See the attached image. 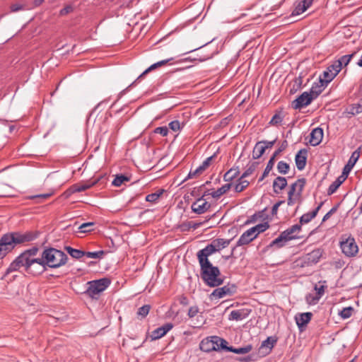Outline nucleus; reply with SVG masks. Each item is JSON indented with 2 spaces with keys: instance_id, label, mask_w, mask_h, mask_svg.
I'll list each match as a JSON object with an SVG mask.
<instances>
[{
  "instance_id": "obj_13",
  "label": "nucleus",
  "mask_w": 362,
  "mask_h": 362,
  "mask_svg": "<svg viewBox=\"0 0 362 362\" xmlns=\"http://www.w3.org/2000/svg\"><path fill=\"white\" fill-rule=\"evenodd\" d=\"M339 63L336 65L334 62L332 64H330L325 71H323L321 77L323 80L325 81V83L331 82L335 76L339 73Z\"/></svg>"
},
{
  "instance_id": "obj_36",
  "label": "nucleus",
  "mask_w": 362,
  "mask_h": 362,
  "mask_svg": "<svg viewBox=\"0 0 362 362\" xmlns=\"http://www.w3.org/2000/svg\"><path fill=\"white\" fill-rule=\"evenodd\" d=\"M64 250L74 259H80L84 256L85 252L81 250L74 249L71 246H65Z\"/></svg>"
},
{
  "instance_id": "obj_28",
  "label": "nucleus",
  "mask_w": 362,
  "mask_h": 362,
  "mask_svg": "<svg viewBox=\"0 0 362 362\" xmlns=\"http://www.w3.org/2000/svg\"><path fill=\"white\" fill-rule=\"evenodd\" d=\"M287 185V180L284 177L278 176L273 182L274 192L276 194L284 189Z\"/></svg>"
},
{
  "instance_id": "obj_4",
  "label": "nucleus",
  "mask_w": 362,
  "mask_h": 362,
  "mask_svg": "<svg viewBox=\"0 0 362 362\" xmlns=\"http://www.w3.org/2000/svg\"><path fill=\"white\" fill-rule=\"evenodd\" d=\"M300 230L301 226L295 224L281 232L278 238L271 242L269 245L271 247L276 246L278 248L284 246L288 241L298 238V233Z\"/></svg>"
},
{
  "instance_id": "obj_49",
  "label": "nucleus",
  "mask_w": 362,
  "mask_h": 362,
  "mask_svg": "<svg viewBox=\"0 0 362 362\" xmlns=\"http://www.w3.org/2000/svg\"><path fill=\"white\" fill-rule=\"evenodd\" d=\"M290 169V165L285 161L281 160L277 164V170L279 173L286 175Z\"/></svg>"
},
{
  "instance_id": "obj_19",
  "label": "nucleus",
  "mask_w": 362,
  "mask_h": 362,
  "mask_svg": "<svg viewBox=\"0 0 362 362\" xmlns=\"http://www.w3.org/2000/svg\"><path fill=\"white\" fill-rule=\"evenodd\" d=\"M307 154L308 151L306 149L303 148L300 149L295 157V162L297 168L299 170H302L305 168L307 161Z\"/></svg>"
},
{
  "instance_id": "obj_57",
  "label": "nucleus",
  "mask_w": 362,
  "mask_h": 362,
  "mask_svg": "<svg viewBox=\"0 0 362 362\" xmlns=\"http://www.w3.org/2000/svg\"><path fill=\"white\" fill-rule=\"evenodd\" d=\"M204 171V169H202V166L199 165L198 168H197L196 170H194V171H190L186 179H189V178H192L194 177H196L200 174H202L203 172Z\"/></svg>"
},
{
  "instance_id": "obj_2",
  "label": "nucleus",
  "mask_w": 362,
  "mask_h": 362,
  "mask_svg": "<svg viewBox=\"0 0 362 362\" xmlns=\"http://www.w3.org/2000/svg\"><path fill=\"white\" fill-rule=\"evenodd\" d=\"M42 257L46 265L50 268H58L64 265L68 259L67 255L55 248H48L42 253Z\"/></svg>"
},
{
  "instance_id": "obj_23",
  "label": "nucleus",
  "mask_w": 362,
  "mask_h": 362,
  "mask_svg": "<svg viewBox=\"0 0 362 362\" xmlns=\"http://www.w3.org/2000/svg\"><path fill=\"white\" fill-rule=\"evenodd\" d=\"M323 205V202H321L313 211L304 214L300 218V224L303 225L309 223L312 219H313L317 214L319 210Z\"/></svg>"
},
{
  "instance_id": "obj_8",
  "label": "nucleus",
  "mask_w": 362,
  "mask_h": 362,
  "mask_svg": "<svg viewBox=\"0 0 362 362\" xmlns=\"http://www.w3.org/2000/svg\"><path fill=\"white\" fill-rule=\"evenodd\" d=\"M236 291V286L234 284H227L223 287L217 288L210 294L211 300L220 299L226 296H231Z\"/></svg>"
},
{
  "instance_id": "obj_55",
  "label": "nucleus",
  "mask_w": 362,
  "mask_h": 362,
  "mask_svg": "<svg viewBox=\"0 0 362 362\" xmlns=\"http://www.w3.org/2000/svg\"><path fill=\"white\" fill-rule=\"evenodd\" d=\"M275 163V160L274 157H271L269 160L267 166L264 170V176H267L269 173V172L272 170L274 165Z\"/></svg>"
},
{
  "instance_id": "obj_43",
  "label": "nucleus",
  "mask_w": 362,
  "mask_h": 362,
  "mask_svg": "<svg viewBox=\"0 0 362 362\" xmlns=\"http://www.w3.org/2000/svg\"><path fill=\"white\" fill-rule=\"evenodd\" d=\"M164 189H160L154 193L148 194L146 197V201L151 203H156L158 202L160 196L163 194Z\"/></svg>"
},
{
  "instance_id": "obj_44",
  "label": "nucleus",
  "mask_w": 362,
  "mask_h": 362,
  "mask_svg": "<svg viewBox=\"0 0 362 362\" xmlns=\"http://www.w3.org/2000/svg\"><path fill=\"white\" fill-rule=\"evenodd\" d=\"M249 182L246 180H243L241 176L238 180V182L235 185L234 189L235 192H241L249 185Z\"/></svg>"
},
{
  "instance_id": "obj_48",
  "label": "nucleus",
  "mask_w": 362,
  "mask_h": 362,
  "mask_svg": "<svg viewBox=\"0 0 362 362\" xmlns=\"http://www.w3.org/2000/svg\"><path fill=\"white\" fill-rule=\"evenodd\" d=\"M127 181H129V177L124 175H119L115 177V178L112 182V184L114 186L119 187L122 185V183Z\"/></svg>"
},
{
  "instance_id": "obj_7",
  "label": "nucleus",
  "mask_w": 362,
  "mask_h": 362,
  "mask_svg": "<svg viewBox=\"0 0 362 362\" xmlns=\"http://www.w3.org/2000/svg\"><path fill=\"white\" fill-rule=\"evenodd\" d=\"M341 239L342 240L340 241V247L343 254L347 257H356L358 253V246L354 238L349 235L346 238L342 237Z\"/></svg>"
},
{
  "instance_id": "obj_16",
  "label": "nucleus",
  "mask_w": 362,
  "mask_h": 362,
  "mask_svg": "<svg viewBox=\"0 0 362 362\" xmlns=\"http://www.w3.org/2000/svg\"><path fill=\"white\" fill-rule=\"evenodd\" d=\"M173 327L172 323H166L154 329L151 334L152 340H157L165 336Z\"/></svg>"
},
{
  "instance_id": "obj_15",
  "label": "nucleus",
  "mask_w": 362,
  "mask_h": 362,
  "mask_svg": "<svg viewBox=\"0 0 362 362\" xmlns=\"http://www.w3.org/2000/svg\"><path fill=\"white\" fill-rule=\"evenodd\" d=\"M360 153H361V147H358L356 151H354L352 153L349 160H348V163L344 167L343 171H342L343 175L348 177L350 171L351 170V169L353 168V167L354 166V165L358 160V158L360 157Z\"/></svg>"
},
{
  "instance_id": "obj_30",
  "label": "nucleus",
  "mask_w": 362,
  "mask_h": 362,
  "mask_svg": "<svg viewBox=\"0 0 362 362\" xmlns=\"http://www.w3.org/2000/svg\"><path fill=\"white\" fill-rule=\"evenodd\" d=\"M362 112V100L357 103L350 105L345 111V113L351 116H355Z\"/></svg>"
},
{
  "instance_id": "obj_25",
  "label": "nucleus",
  "mask_w": 362,
  "mask_h": 362,
  "mask_svg": "<svg viewBox=\"0 0 362 362\" xmlns=\"http://www.w3.org/2000/svg\"><path fill=\"white\" fill-rule=\"evenodd\" d=\"M93 185L92 184H76L72 185L69 189H67L65 192L66 197H69L71 194L75 192H83L89 188H90Z\"/></svg>"
},
{
  "instance_id": "obj_52",
  "label": "nucleus",
  "mask_w": 362,
  "mask_h": 362,
  "mask_svg": "<svg viewBox=\"0 0 362 362\" xmlns=\"http://www.w3.org/2000/svg\"><path fill=\"white\" fill-rule=\"evenodd\" d=\"M151 309L149 305H144L139 308L137 311V315L141 318H144L147 316Z\"/></svg>"
},
{
  "instance_id": "obj_5",
  "label": "nucleus",
  "mask_w": 362,
  "mask_h": 362,
  "mask_svg": "<svg viewBox=\"0 0 362 362\" xmlns=\"http://www.w3.org/2000/svg\"><path fill=\"white\" fill-rule=\"evenodd\" d=\"M111 284L108 278H102L88 282V287L86 293L92 298H97L98 296L104 291Z\"/></svg>"
},
{
  "instance_id": "obj_50",
  "label": "nucleus",
  "mask_w": 362,
  "mask_h": 362,
  "mask_svg": "<svg viewBox=\"0 0 362 362\" xmlns=\"http://www.w3.org/2000/svg\"><path fill=\"white\" fill-rule=\"evenodd\" d=\"M354 308L351 306L343 308L339 313L342 319L349 318L353 313Z\"/></svg>"
},
{
  "instance_id": "obj_3",
  "label": "nucleus",
  "mask_w": 362,
  "mask_h": 362,
  "mask_svg": "<svg viewBox=\"0 0 362 362\" xmlns=\"http://www.w3.org/2000/svg\"><path fill=\"white\" fill-rule=\"evenodd\" d=\"M7 243L10 245V249L12 250L16 245L28 243L37 238L38 233L35 231H26L25 233H11L5 234Z\"/></svg>"
},
{
  "instance_id": "obj_18",
  "label": "nucleus",
  "mask_w": 362,
  "mask_h": 362,
  "mask_svg": "<svg viewBox=\"0 0 362 362\" xmlns=\"http://www.w3.org/2000/svg\"><path fill=\"white\" fill-rule=\"evenodd\" d=\"M328 83H325V81L320 77L319 81L317 83H315L313 85L309 93H310L311 96L313 97L314 100L316 99L318 95L323 91Z\"/></svg>"
},
{
  "instance_id": "obj_63",
  "label": "nucleus",
  "mask_w": 362,
  "mask_h": 362,
  "mask_svg": "<svg viewBox=\"0 0 362 362\" xmlns=\"http://www.w3.org/2000/svg\"><path fill=\"white\" fill-rule=\"evenodd\" d=\"M202 222H193L189 221L187 223V226L189 228H192L193 230H196L199 228L202 225Z\"/></svg>"
},
{
  "instance_id": "obj_37",
  "label": "nucleus",
  "mask_w": 362,
  "mask_h": 362,
  "mask_svg": "<svg viewBox=\"0 0 362 362\" xmlns=\"http://www.w3.org/2000/svg\"><path fill=\"white\" fill-rule=\"evenodd\" d=\"M265 148L262 145V142H257L252 151V158L254 159L259 158L264 153Z\"/></svg>"
},
{
  "instance_id": "obj_40",
  "label": "nucleus",
  "mask_w": 362,
  "mask_h": 362,
  "mask_svg": "<svg viewBox=\"0 0 362 362\" xmlns=\"http://www.w3.org/2000/svg\"><path fill=\"white\" fill-rule=\"evenodd\" d=\"M252 349V346L251 344L247 345L244 347L240 348H234L233 346H230L228 349V351L233 352L237 354H245L249 353Z\"/></svg>"
},
{
  "instance_id": "obj_32",
  "label": "nucleus",
  "mask_w": 362,
  "mask_h": 362,
  "mask_svg": "<svg viewBox=\"0 0 362 362\" xmlns=\"http://www.w3.org/2000/svg\"><path fill=\"white\" fill-rule=\"evenodd\" d=\"M212 339H214V342H216V344H214V346H216V351H221V350L228 351V349L230 346H227L228 342L226 340H225L222 338H220L219 337H217V336H213Z\"/></svg>"
},
{
  "instance_id": "obj_61",
  "label": "nucleus",
  "mask_w": 362,
  "mask_h": 362,
  "mask_svg": "<svg viewBox=\"0 0 362 362\" xmlns=\"http://www.w3.org/2000/svg\"><path fill=\"white\" fill-rule=\"evenodd\" d=\"M25 5L21 4H13L10 6L11 12H18L25 9Z\"/></svg>"
},
{
  "instance_id": "obj_27",
  "label": "nucleus",
  "mask_w": 362,
  "mask_h": 362,
  "mask_svg": "<svg viewBox=\"0 0 362 362\" xmlns=\"http://www.w3.org/2000/svg\"><path fill=\"white\" fill-rule=\"evenodd\" d=\"M346 176L341 175L339 176L329 187L327 189V194L329 195L334 194L339 186L346 180Z\"/></svg>"
},
{
  "instance_id": "obj_17",
  "label": "nucleus",
  "mask_w": 362,
  "mask_h": 362,
  "mask_svg": "<svg viewBox=\"0 0 362 362\" xmlns=\"http://www.w3.org/2000/svg\"><path fill=\"white\" fill-rule=\"evenodd\" d=\"M323 129L320 127H316L312 130L310 134L309 143L313 146L319 145L323 139Z\"/></svg>"
},
{
  "instance_id": "obj_53",
  "label": "nucleus",
  "mask_w": 362,
  "mask_h": 362,
  "mask_svg": "<svg viewBox=\"0 0 362 362\" xmlns=\"http://www.w3.org/2000/svg\"><path fill=\"white\" fill-rule=\"evenodd\" d=\"M169 127L173 132H178L184 127V123H180L178 120H173L169 123Z\"/></svg>"
},
{
  "instance_id": "obj_33",
  "label": "nucleus",
  "mask_w": 362,
  "mask_h": 362,
  "mask_svg": "<svg viewBox=\"0 0 362 362\" xmlns=\"http://www.w3.org/2000/svg\"><path fill=\"white\" fill-rule=\"evenodd\" d=\"M232 183H227L218 188L217 190L212 192L210 194L213 198L218 199L223 194L226 193L231 187Z\"/></svg>"
},
{
  "instance_id": "obj_64",
  "label": "nucleus",
  "mask_w": 362,
  "mask_h": 362,
  "mask_svg": "<svg viewBox=\"0 0 362 362\" xmlns=\"http://www.w3.org/2000/svg\"><path fill=\"white\" fill-rule=\"evenodd\" d=\"M50 194H40L30 197V199H46L50 197Z\"/></svg>"
},
{
  "instance_id": "obj_56",
  "label": "nucleus",
  "mask_w": 362,
  "mask_h": 362,
  "mask_svg": "<svg viewBox=\"0 0 362 362\" xmlns=\"http://www.w3.org/2000/svg\"><path fill=\"white\" fill-rule=\"evenodd\" d=\"M288 146V143L286 140H284L281 146H279V148L276 150L274 151V153H273V155L271 156V157H274V160H276V158L283 151L286 149V148Z\"/></svg>"
},
{
  "instance_id": "obj_21",
  "label": "nucleus",
  "mask_w": 362,
  "mask_h": 362,
  "mask_svg": "<svg viewBox=\"0 0 362 362\" xmlns=\"http://www.w3.org/2000/svg\"><path fill=\"white\" fill-rule=\"evenodd\" d=\"M256 237L257 234L252 233V230L250 228L241 235L237 242V246L247 245L252 241Z\"/></svg>"
},
{
  "instance_id": "obj_1",
  "label": "nucleus",
  "mask_w": 362,
  "mask_h": 362,
  "mask_svg": "<svg viewBox=\"0 0 362 362\" xmlns=\"http://www.w3.org/2000/svg\"><path fill=\"white\" fill-rule=\"evenodd\" d=\"M200 275L204 283L209 287H218L223 284L224 276L218 267L213 266L209 257L197 255Z\"/></svg>"
},
{
  "instance_id": "obj_62",
  "label": "nucleus",
  "mask_w": 362,
  "mask_h": 362,
  "mask_svg": "<svg viewBox=\"0 0 362 362\" xmlns=\"http://www.w3.org/2000/svg\"><path fill=\"white\" fill-rule=\"evenodd\" d=\"M74 11L73 6L71 5L66 6L64 8H63L60 11L59 14L61 16H65Z\"/></svg>"
},
{
  "instance_id": "obj_59",
  "label": "nucleus",
  "mask_w": 362,
  "mask_h": 362,
  "mask_svg": "<svg viewBox=\"0 0 362 362\" xmlns=\"http://www.w3.org/2000/svg\"><path fill=\"white\" fill-rule=\"evenodd\" d=\"M199 312V309L198 306H197V305L191 306L189 308L187 315L189 318H192L194 316H196Z\"/></svg>"
},
{
  "instance_id": "obj_42",
  "label": "nucleus",
  "mask_w": 362,
  "mask_h": 362,
  "mask_svg": "<svg viewBox=\"0 0 362 362\" xmlns=\"http://www.w3.org/2000/svg\"><path fill=\"white\" fill-rule=\"evenodd\" d=\"M296 263L297 266H299L300 267H306L315 264V262H313V261H311V259H310L307 254L303 256L302 257L299 258L296 261Z\"/></svg>"
},
{
  "instance_id": "obj_46",
  "label": "nucleus",
  "mask_w": 362,
  "mask_h": 362,
  "mask_svg": "<svg viewBox=\"0 0 362 362\" xmlns=\"http://www.w3.org/2000/svg\"><path fill=\"white\" fill-rule=\"evenodd\" d=\"M258 165H259V162H252L251 164H250L248 168L241 175L242 178L247 177L250 176V175H252L256 170Z\"/></svg>"
},
{
  "instance_id": "obj_34",
  "label": "nucleus",
  "mask_w": 362,
  "mask_h": 362,
  "mask_svg": "<svg viewBox=\"0 0 362 362\" xmlns=\"http://www.w3.org/2000/svg\"><path fill=\"white\" fill-rule=\"evenodd\" d=\"M173 59V58H170V59H165V60H161L157 63H155L153 64H152L151 66H150L147 69H146L137 78L136 80L134 82L136 83V81H138L141 78L143 77V76H144L145 74H146L148 72H149L150 71L158 67V66H160L162 65H165L168 62L172 61Z\"/></svg>"
},
{
  "instance_id": "obj_14",
  "label": "nucleus",
  "mask_w": 362,
  "mask_h": 362,
  "mask_svg": "<svg viewBox=\"0 0 362 362\" xmlns=\"http://www.w3.org/2000/svg\"><path fill=\"white\" fill-rule=\"evenodd\" d=\"M210 207L211 204L202 197L197 199L191 206L192 211L197 214H204L207 211Z\"/></svg>"
},
{
  "instance_id": "obj_26",
  "label": "nucleus",
  "mask_w": 362,
  "mask_h": 362,
  "mask_svg": "<svg viewBox=\"0 0 362 362\" xmlns=\"http://www.w3.org/2000/svg\"><path fill=\"white\" fill-rule=\"evenodd\" d=\"M214 344H216V342H214L211 337V339L206 338L203 339L199 344V347L200 349L204 352H210L211 351H216Z\"/></svg>"
},
{
  "instance_id": "obj_35",
  "label": "nucleus",
  "mask_w": 362,
  "mask_h": 362,
  "mask_svg": "<svg viewBox=\"0 0 362 362\" xmlns=\"http://www.w3.org/2000/svg\"><path fill=\"white\" fill-rule=\"evenodd\" d=\"M240 171L238 167L236 168H232L230 170H228L223 175V180L226 182H230L233 179L238 177L239 175Z\"/></svg>"
},
{
  "instance_id": "obj_38",
  "label": "nucleus",
  "mask_w": 362,
  "mask_h": 362,
  "mask_svg": "<svg viewBox=\"0 0 362 362\" xmlns=\"http://www.w3.org/2000/svg\"><path fill=\"white\" fill-rule=\"evenodd\" d=\"M356 52H353L350 54H346L342 57H341L339 59L334 61L336 65L339 64V68L340 71L341 70L342 65H344L345 66L349 64L353 57L355 55Z\"/></svg>"
},
{
  "instance_id": "obj_10",
  "label": "nucleus",
  "mask_w": 362,
  "mask_h": 362,
  "mask_svg": "<svg viewBox=\"0 0 362 362\" xmlns=\"http://www.w3.org/2000/svg\"><path fill=\"white\" fill-rule=\"evenodd\" d=\"M32 260H30L28 258L25 257L22 253L18 255L9 265V267L6 269V274H9L13 272L19 271L21 269H23L24 271H26L28 262H30Z\"/></svg>"
},
{
  "instance_id": "obj_24",
  "label": "nucleus",
  "mask_w": 362,
  "mask_h": 362,
  "mask_svg": "<svg viewBox=\"0 0 362 362\" xmlns=\"http://www.w3.org/2000/svg\"><path fill=\"white\" fill-rule=\"evenodd\" d=\"M250 311L247 310H232L228 316L229 320L240 321L248 317Z\"/></svg>"
},
{
  "instance_id": "obj_6",
  "label": "nucleus",
  "mask_w": 362,
  "mask_h": 362,
  "mask_svg": "<svg viewBox=\"0 0 362 362\" xmlns=\"http://www.w3.org/2000/svg\"><path fill=\"white\" fill-rule=\"evenodd\" d=\"M231 241L223 238H217L207 245L204 248L198 251L197 255L209 257L211 255L216 252L221 251L222 249L228 247Z\"/></svg>"
},
{
  "instance_id": "obj_60",
  "label": "nucleus",
  "mask_w": 362,
  "mask_h": 362,
  "mask_svg": "<svg viewBox=\"0 0 362 362\" xmlns=\"http://www.w3.org/2000/svg\"><path fill=\"white\" fill-rule=\"evenodd\" d=\"M215 156H216V154H214L213 156H209L207 158H206L202 162V165H200L202 166V169H204L205 170L206 168H208L209 166L211 165V163Z\"/></svg>"
},
{
  "instance_id": "obj_29",
  "label": "nucleus",
  "mask_w": 362,
  "mask_h": 362,
  "mask_svg": "<svg viewBox=\"0 0 362 362\" xmlns=\"http://www.w3.org/2000/svg\"><path fill=\"white\" fill-rule=\"evenodd\" d=\"M277 341V339L274 337H269L264 341L262 342L260 349H266V354H268L271 352L272 349L274 346L275 344Z\"/></svg>"
},
{
  "instance_id": "obj_58",
  "label": "nucleus",
  "mask_w": 362,
  "mask_h": 362,
  "mask_svg": "<svg viewBox=\"0 0 362 362\" xmlns=\"http://www.w3.org/2000/svg\"><path fill=\"white\" fill-rule=\"evenodd\" d=\"M168 129L167 127H158L154 129L156 134H159L163 136H166L168 134Z\"/></svg>"
},
{
  "instance_id": "obj_12",
  "label": "nucleus",
  "mask_w": 362,
  "mask_h": 362,
  "mask_svg": "<svg viewBox=\"0 0 362 362\" xmlns=\"http://www.w3.org/2000/svg\"><path fill=\"white\" fill-rule=\"evenodd\" d=\"M313 100V97L311 96L309 92H303L293 101L292 106L295 110H300L310 105Z\"/></svg>"
},
{
  "instance_id": "obj_45",
  "label": "nucleus",
  "mask_w": 362,
  "mask_h": 362,
  "mask_svg": "<svg viewBox=\"0 0 362 362\" xmlns=\"http://www.w3.org/2000/svg\"><path fill=\"white\" fill-rule=\"evenodd\" d=\"M269 223L267 222H264L262 223L257 224L255 226L250 228V229L252 230V233L257 234V235L259 233L265 231L267 229L269 228Z\"/></svg>"
},
{
  "instance_id": "obj_41",
  "label": "nucleus",
  "mask_w": 362,
  "mask_h": 362,
  "mask_svg": "<svg viewBox=\"0 0 362 362\" xmlns=\"http://www.w3.org/2000/svg\"><path fill=\"white\" fill-rule=\"evenodd\" d=\"M322 254H323V251L321 249L317 248V249L313 250L312 252L308 253L307 255H308V257H310L311 261H313V262H315V264H317L320 261V258L322 257Z\"/></svg>"
},
{
  "instance_id": "obj_31",
  "label": "nucleus",
  "mask_w": 362,
  "mask_h": 362,
  "mask_svg": "<svg viewBox=\"0 0 362 362\" xmlns=\"http://www.w3.org/2000/svg\"><path fill=\"white\" fill-rule=\"evenodd\" d=\"M11 251L10 245L4 235L0 239V259L4 258Z\"/></svg>"
},
{
  "instance_id": "obj_11",
  "label": "nucleus",
  "mask_w": 362,
  "mask_h": 362,
  "mask_svg": "<svg viewBox=\"0 0 362 362\" xmlns=\"http://www.w3.org/2000/svg\"><path fill=\"white\" fill-rule=\"evenodd\" d=\"M25 272L34 276L39 275L46 270V265L42 257L35 259L33 262H28Z\"/></svg>"
},
{
  "instance_id": "obj_51",
  "label": "nucleus",
  "mask_w": 362,
  "mask_h": 362,
  "mask_svg": "<svg viewBox=\"0 0 362 362\" xmlns=\"http://www.w3.org/2000/svg\"><path fill=\"white\" fill-rule=\"evenodd\" d=\"M93 226H94V223H93V222L84 223H82L78 227V230H79V232L83 233H88V232L93 230Z\"/></svg>"
},
{
  "instance_id": "obj_39",
  "label": "nucleus",
  "mask_w": 362,
  "mask_h": 362,
  "mask_svg": "<svg viewBox=\"0 0 362 362\" xmlns=\"http://www.w3.org/2000/svg\"><path fill=\"white\" fill-rule=\"evenodd\" d=\"M39 249L37 247H33L30 249L26 250L22 254L25 255V258L29 259L30 260H32L30 262H33L35 261V259H38L39 257H36V255L37 254Z\"/></svg>"
},
{
  "instance_id": "obj_54",
  "label": "nucleus",
  "mask_w": 362,
  "mask_h": 362,
  "mask_svg": "<svg viewBox=\"0 0 362 362\" xmlns=\"http://www.w3.org/2000/svg\"><path fill=\"white\" fill-rule=\"evenodd\" d=\"M283 121V117L281 113H276L269 122V124L273 126H278L281 124Z\"/></svg>"
},
{
  "instance_id": "obj_20",
  "label": "nucleus",
  "mask_w": 362,
  "mask_h": 362,
  "mask_svg": "<svg viewBox=\"0 0 362 362\" xmlns=\"http://www.w3.org/2000/svg\"><path fill=\"white\" fill-rule=\"evenodd\" d=\"M313 0H299L292 11V16H298L305 12L313 4Z\"/></svg>"
},
{
  "instance_id": "obj_22",
  "label": "nucleus",
  "mask_w": 362,
  "mask_h": 362,
  "mask_svg": "<svg viewBox=\"0 0 362 362\" xmlns=\"http://www.w3.org/2000/svg\"><path fill=\"white\" fill-rule=\"evenodd\" d=\"M313 314L311 313H303L296 315L295 320L296 322L301 329L302 327L306 326V325L310 321Z\"/></svg>"
},
{
  "instance_id": "obj_47",
  "label": "nucleus",
  "mask_w": 362,
  "mask_h": 362,
  "mask_svg": "<svg viewBox=\"0 0 362 362\" xmlns=\"http://www.w3.org/2000/svg\"><path fill=\"white\" fill-rule=\"evenodd\" d=\"M105 253L106 252L104 250H98L95 252H85L84 256L93 259H103Z\"/></svg>"
},
{
  "instance_id": "obj_9",
  "label": "nucleus",
  "mask_w": 362,
  "mask_h": 362,
  "mask_svg": "<svg viewBox=\"0 0 362 362\" xmlns=\"http://www.w3.org/2000/svg\"><path fill=\"white\" fill-rule=\"evenodd\" d=\"M305 185V179L300 178L297 180L291 186V188L288 192V200L287 204L289 206H292L295 204V199L293 198L296 192L297 191V196H300L302 193L304 186Z\"/></svg>"
}]
</instances>
